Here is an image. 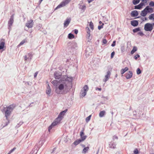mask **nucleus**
Listing matches in <instances>:
<instances>
[{
	"mask_svg": "<svg viewBox=\"0 0 154 154\" xmlns=\"http://www.w3.org/2000/svg\"><path fill=\"white\" fill-rule=\"evenodd\" d=\"M72 77H67L58 87H56L55 91L58 94H65L68 92L72 87Z\"/></svg>",
	"mask_w": 154,
	"mask_h": 154,
	"instance_id": "1",
	"label": "nucleus"
},
{
	"mask_svg": "<svg viewBox=\"0 0 154 154\" xmlns=\"http://www.w3.org/2000/svg\"><path fill=\"white\" fill-rule=\"evenodd\" d=\"M67 111V109H66L60 113L58 117L49 126L48 128V131H50V130L51 129L54 127L56 125L62 120L64 116Z\"/></svg>",
	"mask_w": 154,
	"mask_h": 154,
	"instance_id": "2",
	"label": "nucleus"
},
{
	"mask_svg": "<svg viewBox=\"0 0 154 154\" xmlns=\"http://www.w3.org/2000/svg\"><path fill=\"white\" fill-rule=\"evenodd\" d=\"M15 104H13L7 107L6 110L5 111V116L8 122H6L5 124L3 126V127L7 126L9 123L8 117L10 115L11 112L15 107Z\"/></svg>",
	"mask_w": 154,
	"mask_h": 154,
	"instance_id": "3",
	"label": "nucleus"
},
{
	"mask_svg": "<svg viewBox=\"0 0 154 154\" xmlns=\"http://www.w3.org/2000/svg\"><path fill=\"white\" fill-rule=\"evenodd\" d=\"M89 89L87 85H85L82 88L80 93V96L82 97H85L86 94L87 92Z\"/></svg>",
	"mask_w": 154,
	"mask_h": 154,
	"instance_id": "4",
	"label": "nucleus"
},
{
	"mask_svg": "<svg viewBox=\"0 0 154 154\" xmlns=\"http://www.w3.org/2000/svg\"><path fill=\"white\" fill-rule=\"evenodd\" d=\"M71 0H64L59 4L55 9L56 10L59 8L63 7L67 4Z\"/></svg>",
	"mask_w": 154,
	"mask_h": 154,
	"instance_id": "5",
	"label": "nucleus"
},
{
	"mask_svg": "<svg viewBox=\"0 0 154 154\" xmlns=\"http://www.w3.org/2000/svg\"><path fill=\"white\" fill-rule=\"evenodd\" d=\"M144 29L146 31H151L153 29L152 24L149 23H146L144 25Z\"/></svg>",
	"mask_w": 154,
	"mask_h": 154,
	"instance_id": "6",
	"label": "nucleus"
},
{
	"mask_svg": "<svg viewBox=\"0 0 154 154\" xmlns=\"http://www.w3.org/2000/svg\"><path fill=\"white\" fill-rule=\"evenodd\" d=\"M14 21V15H12L10 17V19L8 23V29L9 30V33L11 30V26L13 23Z\"/></svg>",
	"mask_w": 154,
	"mask_h": 154,
	"instance_id": "7",
	"label": "nucleus"
},
{
	"mask_svg": "<svg viewBox=\"0 0 154 154\" xmlns=\"http://www.w3.org/2000/svg\"><path fill=\"white\" fill-rule=\"evenodd\" d=\"M34 22L33 20L31 19L28 20L27 23H26L25 25L28 28H32Z\"/></svg>",
	"mask_w": 154,
	"mask_h": 154,
	"instance_id": "8",
	"label": "nucleus"
},
{
	"mask_svg": "<svg viewBox=\"0 0 154 154\" xmlns=\"http://www.w3.org/2000/svg\"><path fill=\"white\" fill-rule=\"evenodd\" d=\"M133 73L132 71H130L125 74V77L127 79H129L132 77Z\"/></svg>",
	"mask_w": 154,
	"mask_h": 154,
	"instance_id": "9",
	"label": "nucleus"
},
{
	"mask_svg": "<svg viewBox=\"0 0 154 154\" xmlns=\"http://www.w3.org/2000/svg\"><path fill=\"white\" fill-rule=\"evenodd\" d=\"M111 75V73L109 71L107 72L106 75L105 76V78L103 79V81L105 82L107 81Z\"/></svg>",
	"mask_w": 154,
	"mask_h": 154,
	"instance_id": "10",
	"label": "nucleus"
},
{
	"mask_svg": "<svg viewBox=\"0 0 154 154\" xmlns=\"http://www.w3.org/2000/svg\"><path fill=\"white\" fill-rule=\"evenodd\" d=\"M144 5V2H141L138 5L135 6H134V8L137 9H140Z\"/></svg>",
	"mask_w": 154,
	"mask_h": 154,
	"instance_id": "11",
	"label": "nucleus"
},
{
	"mask_svg": "<svg viewBox=\"0 0 154 154\" xmlns=\"http://www.w3.org/2000/svg\"><path fill=\"white\" fill-rule=\"evenodd\" d=\"M71 19L70 18L66 19V20L65 21L64 23V27H67L70 23Z\"/></svg>",
	"mask_w": 154,
	"mask_h": 154,
	"instance_id": "12",
	"label": "nucleus"
},
{
	"mask_svg": "<svg viewBox=\"0 0 154 154\" xmlns=\"http://www.w3.org/2000/svg\"><path fill=\"white\" fill-rule=\"evenodd\" d=\"M80 136L81 137V139H80L81 140H82V137L83 138L85 139V140L86 139L87 136L86 135H84V130L81 131L80 133Z\"/></svg>",
	"mask_w": 154,
	"mask_h": 154,
	"instance_id": "13",
	"label": "nucleus"
},
{
	"mask_svg": "<svg viewBox=\"0 0 154 154\" xmlns=\"http://www.w3.org/2000/svg\"><path fill=\"white\" fill-rule=\"evenodd\" d=\"M109 147L113 149L116 148V144L113 142H111L109 143Z\"/></svg>",
	"mask_w": 154,
	"mask_h": 154,
	"instance_id": "14",
	"label": "nucleus"
},
{
	"mask_svg": "<svg viewBox=\"0 0 154 154\" xmlns=\"http://www.w3.org/2000/svg\"><path fill=\"white\" fill-rule=\"evenodd\" d=\"M82 140H81L80 139L77 140H76L74 142V143H73V144L75 146H76V145H78L80 143H81V142H82L85 140V139L83 138V137H82Z\"/></svg>",
	"mask_w": 154,
	"mask_h": 154,
	"instance_id": "15",
	"label": "nucleus"
},
{
	"mask_svg": "<svg viewBox=\"0 0 154 154\" xmlns=\"http://www.w3.org/2000/svg\"><path fill=\"white\" fill-rule=\"evenodd\" d=\"M131 24L133 26L136 27L137 26L138 24V22L137 20H133L131 21Z\"/></svg>",
	"mask_w": 154,
	"mask_h": 154,
	"instance_id": "16",
	"label": "nucleus"
},
{
	"mask_svg": "<svg viewBox=\"0 0 154 154\" xmlns=\"http://www.w3.org/2000/svg\"><path fill=\"white\" fill-rule=\"evenodd\" d=\"M54 78L56 79H59L61 77V74L57 72H55L54 73Z\"/></svg>",
	"mask_w": 154,
	"mask_h": 154,
	"instance_id": "17",
	"label": "nucleus"
},
{
	"mask_svg": "<svg viewBox=\"0 0 154 154\" xmlns=\"http://www.w3.org/2000/svg\"><path fill=\"white\" fill-rule=\"evenodd\" d=\"M138 15V11L136 10L132 11L131 13V15L133 17H137Z\"/></svg>",
	"mask_w": 154,
	"mask_h": 154,
	"instance_id": "18",
	"label": "nucleus"
},
{
	"mask_svg": "<svg viewBox=\"0 0 154 154\" xmlns=\"http://www.w3.org/2000/svg\"><path fill=\"white\" fill-rule=\"evenodd\" d=\"M145 9L147 11L148 13H152L153 12V9L152 8H150L149 6H146Z\"/></svg>",
	"mask_w": 154,
	"mask_h": 154,
	"instance_id": "19",
	"label": "nucleus"
},
{
	"mask_svg": "<svg viewBox=\"0 0 154 154\" xmlns=\"http://www.w3.org/2000/svg\"><path fill=\"white\" fill-rule=\"evenodd\" d=\"M147 11H146L145 8L143 10L141 11L140 15L142 16L145 17L147 15Z\"/></svg>",
	"mask_w": 154,
	"mask_h": 154,
	"instance_id": "20",
	"label": "nucleus"
},
{
	"mask_svg": "<svg viewBox=\"0 0 154 154\" xmlns=\"http://www.w3.org/2000/svg\"><path fill=\"white\" fill-rule=\"evenodd\" d=\"M106 112L105 110L101 111L99 114V116L100 117H102L106 114Z\"/></svg>",
	"mask_w": 154,
	"mask_h": 154,
	"instance_id": "21",
	"label": "nucleus"
},
{
	"mask_svg": "<svg viewBox=\"0 0 154 154\" xmlns=\"http://www.w3.org/2000/svg\"><path fill=\"white\" fill-rule=\"evenodd\" d=\"M71 46L73 48H76L77 47V45L76 43L73 42L71 43Z\"/></svg>",
	"mask_w": 154,
	"mask_h": 154,
	"instance_id": "22",
	"label": "nucleus"
},
{
	"mask_svg": "<svg viewBox=\"0 0 154 154\" xmlns=\"http://www.w3.org/2000/svg\"><path fill=\"white\" fill-rule=\"evenodd\" d=\"M128 67H125L124 69H122L121 70V74L122 75L126 71L128 70Z\"/></svg>",
	"mask_w": 154,
	"mask_h": 154,
	"instance_id": "23",
	"label": "nucleus"
},
{
	"mask_svg": "<svg viewBox=\"0 0 154 154\" xmlns=\"http://www.w3.org/2000/svg\"><path fill=\"white\" fill-rule=\"evenodd\" d=\"M5 45V42L4 41L0 42V50L3 49Z\"/></svg>",
	"mask_w": 154,
	"mask_h": 154,
	"instance_id": "24",
	"label": "nucleus"
},
{
	"mask_svg": "<svg viewBox=\"0 0 154 154\" xmlns=\"http://www.w3.org/2000/svg\"><path fill=\"white\" fill-rule=\"evenodd\" d=\"M47 90H46V93L47 94L49 95L50 94L51 91L50 86L49 85H48V86L47 87Z\"/></svg>",
	"mask_w": 154,
	"mask_h": 154,
	"instance_id": "25",
	"label": "nucleus"
},
{
	"mask_svg": "<svg viewBox=\"0 0 154 154\" xmlns=\"http://www.w3.org/2000/svg\"><path fill=\"white\" fill-rule=\"evenodd\" d=\"M137 50V48L136 46H134L131 52V54H133Z\"/></svg>",
	"mask_w": 154,
	"mask_h": 154,
	"instance_id": "26",
	"label": "nucleus"
},
{
	"mask_svg": "<svg viewBox=\"0 0 154 154\" xmlns=\"http://www.w3.org/2000/svg\"><path fill=\"white\" fill-rule=\"evenodd\" d=\"M68 37L69 39H72L74 38V36L72 34L69 33L68 35Z\"/></svg>",
	"mask_w": 154,
	"mask_h": 154,
	"instance_id": "27",
	"label": "nucleus"
},
{
	"mask_svg": "<svg viewBox=\"0 0 154 154\" xmlns=\"http://www.w3.org/2000/svg\"><path fill=\"white\" fill-rule=\"evenodd\" d=\"M140 30V27H138L136 28L133 30V32L134 33H136L138 32H139Z\"/></svg>",
	"mask_w": 154,
	"mask_h": 154,
	"instance_id": "28",
	"label": "nucleus"
},
{
	"mask_svg": "<svg viewBox=\"0 0 154 154\" xmlns=\"http://www.w3.org/2000/svg\"><path fill=\"white\" fill-rule=\"evenodd\" d=\"M28 58H29L30 60L32 59L33 54L32 52H30L28 54Z\"/></svg>",
	"mask_w": 154,
	"mask_h": 154,
	"instance_id": "29",
	"label": "nucleus"
},
{
	"mask_svg": "<svg viewBox=\"0 0 154 154\" xmlns=\"http://www.w3.org/2000/svg\"><path fill=\"white\" fill-rule=\"evenodd\" d=\"M149 18L150 20H154V14H152L150 15L149 17Z\"/></svg>",
	"mask_w": 154,
	"mask_h": 154,
	"instance_id": "30",
	"label": "nucleus"
},
{
	"mask_svg": "<svg viewBox=\"0 0 154 154\" xmlns=\"http://www.w3.org/2000/svg\"><path fill=\"white\" fill-rule=\"evenodd\" d=\"M140 1V0H133L132 2L134 5H136L138 4Z\"/></svg>",
	"mask_w": 154,
	"mask_h": 154,
	"instance_id": "31",
	"label": "nucleus"
},
{
	"mask_svg": "<svg viewBox=\"0 0 154 154\" xmlns=\"http://www.w3.org/2000/svg\"><path fill=\"white\" fill-rule=\"evenodd\" d=\"M89 26L91 29H92V30L94 29L93 23L91 21L90 22V23L89 25Z\"/></svg>",
	"mask_w": 154,
	"mask_h": 154,
	"instance_id": "32",
	"label": "nucleus"
},
{
	"mask_svg": "<svg viewBox=\"0 0 154 154\" xmlns=\"http://www.w3.org/2000/svg\"><path fill=\"white\" fill-rule=\"evenodd\" d=\"M79 8L82 10L84 11L86 9V6L85 5H80Z\"/></svg>",
	"mask_w": 154,
	"mask_h": 154,
	"instance_id": "33",
	"label": "nucleus"
},
{
	"mask_svg": "<svg viewBox=\"0 0 154 154\" xmlns=\"http://www.w3.org/2000/svg\"><path fill=\"white\" fill-rule=\"evenodd\" d=\"M91 116V115H90L86 118V122H88L90 121Z\"/></svg>",
	"mask_w": 154,
	"mask_h": 154,
	"instance_id": "34",
	"label": "nucleus"
},
{
	"mask_svg": "<svg viewBox=\"0 0 154 154\" xmlns=\"http://www.w3.org/2000/svg\"><path fill=\"white\" fill-rule=\"evenodd\" d=\"M141 71L140 69L139 68H138L137 69V74L138 75H139L140 74H141Z\"/></svg>",
	"mask_w": 154,
	"mask_h": 154,
	"instance_id": "35",
	"label": "nucleus"
},
{
	"mask_svg": "<svg viewBox=\"0 0 154 154\" xmlns=\"http://www.w3.org/2000/svg\"><path fill=\"white\" fill-rule=\"evenodd\" d=\"M35 105V104L34 102H32L27 107H26V108H27L28 107H31L32 106H34Z\"/></svg>",
	"mask_w": 154,
	"mask_h": 154,
	"instance_id": "36",
	"label": "nucleus"
},
{
	"mask_svg": "<svg viewBox=\"0 0 154 154\" xmlns=\"http://www.w3.org/2000/svg\"><path fill=\"white\" fill-rule=\"evenodd\" d=\"M23 123V122H20L16 126V127L18 128H19L20 125H21Z\"/></svg>",
	"mask_w": 154,
	"mask_h": 154,
	"instance_id": "37",
	"label": "nucleus"
},
{
	"mask_svg": "<svg viewBox=\"0 0 154 154\" xmlns=\"http://www.w3.org/2000/svg\"><path fill=\"white\" fill-rule=\"evenodd\" d=\"M89 148L88 147H87L84 148L83 149V152H86L88 149Z\"/></svg>",
	"mask_w": 154,
	"mask_h": 154,
	"instance_id": "38",
	"label": "nucleus"
},
{
	"mask_svg": "<svg viewBox=\"0 0 154 154\" xmlns=\"http://www.w3.org/2000/svg\"><path fill=\"white\" fill-rule=\"evenodd\" d=\"M85 29L86 31L87 34L88 33H90V30L89 28L88 27H86Z\"/></svg>",
	"mask_w": 154,
	"mask_h": 154,
	"instance_id": "39",
	"label": "nucleus"
},
{
	"mask_svg": "<svg viewBox=\"0 0 154 154\" xmlns=\"http://www.w3.org/2000/svg\"><path fill=\"white\" fill-rule=\"evenodd\" d=\"M149 5L151 7L154 6V2L153 1H151L149 3Z\"/></svg>",
	"mask_w": 154,
	"mask_h": 154,
	"instance_id": "40",
	"label": "nucleus"
},
{
	"mask_svg": "<svg viewBox=\"0 0 154 154\" xmlns=\"http://www.w3.org/2000/svg\"><path fill=\"white\" fill-rule=\"evenodd\" d=\"M16 148L15 147L13 149H11L7 154H11V153H12L15 149Z\"/></svg>",
	"mask_w": 154,
	"mask_h": 154,
	"instance_id": "41",
	"label": "nucleus"
},
{
	"mask_svg": "<svg viewBox=\"0 0 154 154\" xmlns=\"http://www.w3.org/2000/svg\"><path fill=\"white\" fill-rule=\"evenodd\" d=\"M104 25V24L103 23L102 25L101 26H99L98 27V29L99 30H100L101 29L103 28V25Z\"/></svg>",
	"mask_w": 154,
	"mask_h": 154,
	"instance_id": "42",
	"label": "nucleus"
},
{
	"mask_svg": "<svg viewBox=\"0 0 154 154\" xmlns=\"http://www.w3.org/2000/svg\"><path fill=\"white\" fill-rule=\"evenodd\" d=\"M44 141L43 140H41L39 141V143L40 145H41V146H42V145L44 144Z\"/></svg>",
	"mask_w": 154,
	"mask_h": 154,
	"instance_id": "43",
	"label": "nucleus"
},
{
	"mask_svg": "<svg viewBox=\"0 0 154 154\" xmlns=\"http://www.w3.org/2000/svg\"><path fill=\"white\" fill-rule=\"evenodd\" d=\"M137 34L138 35H140V36H143V35H144V34L143 33L141 32V31H140L139 32H138V33H137Z\"/></svg>",
	"mask_w": 154,
	"mask_h": 154,
	"instance_id": "44",
	"label": "nucleus"
},
{
	"mask_svg": "<svg viewBox=\"0 0 154 154\" xmlns=\"http://www.w3.org/2000/svg\"><path fill=\"white\" fill-rule=\"evenodd\" d=\"M90 35H91L90 33H88L87 34V38L89 40L91 39L90 38Z\"/></svg>",
	"mask_w": 154,
	"mask_h": 154,
	"instance_id": "45",
	"label": "nucleus"
},
{
	"mask_svg": "<svg viewBox=\"0 0 154 154\" xmlns=\"http://www.w3.org/2000/svg\"><path fill=\"white\" fill-rule=\"evenodd\" d=\"M58 82L56 80H54L52 81V83L53 84L56 85V84H57Z\"/></svg>",
	"mask_w": 154,
	"mask_h": 154,
	"instance_id": "46",
	"label": "nucleus"
},
{
	"mask_svg": "<svg viewBox=\"0 0 154 154\" xmlns=\"http://www.w3.org/2000/svg\"><path fill=\"white\" fill-rule=\"evenodd\" d=\"M134 152L135 154H138V151L137 149H135L134 151Z\"/></svg>",
	"mask_w": 154,
	"mask_h": 154,
	"instance_id": "47",
	"label": "nucleus"
},
{
	"mask_svg": "<svg viewBox=\"0 0 154 154\" xmlns=\"http://www.w3.org/2000/svg\"><path fill=\"white\" fill-rule=\"evenodd\" d=\"M115 53L114 51H113L112 52V53H111V58H112L115 55Z\"/></svg>",
	"mask_w": 154,
	"mask_h": 154,
	"instance_id": "48",
	"label": "nucleus"
},
{
	"mask_svg": "<svg viewBox=\"0 0 154 154\" xmlns=\"http://www.w3.org/2000/svg\"><path fill=\"white\" fill-rule=\"evenodd\" d=\"M140 57V55L138 54H137L136 56L134 57V58L135 60H137L138 57Z\"/></svg>",
	"mask_w": 154,
	"mask_h": 154,
	"instance_id": "49",
	"label": "nucleus"
},
{
	"mask_svg": "<svg viewBox=\"0 0 154 154\" xmlns=\"http://www.w3.org/2000/svg\"><path fill=\"white\" fill-rule=\"evenodd\" d=\"M25 42V40H23L20 43L19 45H22Z\"/></svg>",
	"mask_w": 154,
	"mask_h": 154,
	"instance_id": "50",
	"label": "nucleus"
},
{
	"mask_svg": "<svg viewBox=\"0 0 154 154\" xmlns=\"http://www.w3.org/2000/svg\"><path fill=\"white\" fill-rule=\"evenodd\" d=\"M24 57V60L25 61H26L28 59H29V58H28V56L27 55H25Z\"/></svg>",
	"mask_w": 154,
	"mask_h": 154,
	"instance_id": "51",
	"label": "nucleus"
},
{
	"mask_svg": "<svg viewBox=\"0 0 154 154\" xmlns=\"http://www.w3.org/2000/svg\"><path fill=\"white\" fill-rule=\"evenodd\" d=\"M116 41H113V43H112V44L111 45V46L112 47H114L116 45Z\"/></svg>",
	"mask_w": 154,
	"mask_h": 154,
	"instance_id": "52",
	"label": "nucleus"
},
{
	"mask_svg": "<svg viewBox=\"0 0 154 154\" xmlns=\"http://www.w3.org/2000/svg\"><path fill=\"white\" fill-rule=\"evenodd\" d=\"M118 139V137L116 136V135H114L113 136V138H112V139L113 140H114L115 139Z\"/></svg>",
	"mask_w": 154,
	"mask_h": 154,
	"instance_id": "53",
	"label": "nucleus"
},
{
	"mask_svg": "<svg viewBox=\"0 0 154 154\" xmlns=\"http://www.w3.org/2000/svg\"><path fill=\"white\" fill-rule=\"evenodd\" d=\"M107 41L106 39H103V43L104 44H106L107 43Z\"/></svg>",
	"mask_w": 154,
	"mask_h": 154,
	"instance_id": "54",
	"label": "nucleus"
},
{
	"mask_svg": "<svg viewBox=\"0 0 154 154\" xmlns=\"http://www.w3.org/2000/svg\"><path fill=\"white\" fill-rule=\"evenodd\" d=\"M141 19L143 21H144L147 20V19L146 17H145L144 18L143 17H141Z\"/></svg>",
	"mask_w": 154,
	"mask_h": 154,
	"instance_id": "55",
	"label": "nucleus"
},
{
	"mask_svg": "<svg viewBox=\"0 0 154 154\" xmlns=\"http://www.w3.org/2000/svg\"><path fill=\"white\" fill-rule=\"evenodd\" d=\"M78 31L77 29H75L74 30V33L75 34H77L78 33Z\"/></svg>",
	"mask_w": 154,
	"mask_h": 154,
	"instance_id": "56",
	"label": "nucleus"
},
{
	"mask_svg": "<svg viewBox=\"0 0 154 154\" xmlns=\"http://www.w3.org/2000/svg\"><path fill=\"white\" fill-rule=\"evenodd\" d=\"M38 73V72H36L35 73V74H34V77L35 78V77H36V76H37V75Z\"/></svg>",
	"mask_w": 154,
	"mask_h": 154,
	"instance_id": "57",
	"label": "nucleus"
},
{
	"mask_svg": "<svg viewBox=\"0 0 154 154\" xmlns=\"http://www.w3.org/2000/svg\"><path fill=\"white\" fill-rule=\"evenodd\" d=\"M96 90H98L99 91H101V88H99L98 87H96Z\"/></svg>",
	"mask_w": 154,
	"mask_h": 154,
	"instance_id": "58",
	"label": "nucleus"
},
{
	"mask_svg": "<svg viewBox=\"0 0 154 154\" xmlns=\"http://www.w3.org/2000/svg\"><path fill=\"white\" fill-rule=\"evenodd\" d=\"M133 113L134 115H136L137 114L136 111H134L133 112Z\"/></svg>",
	"mask_w": 154,
	"mask_h": 154,
	"instance_id": "59",
	"label": "nucleus"
},
{
	"mask_svg": "<svg viewBox=\"0 0 154 154\" xmlns=\"http://www.w3.org/2000/svg\"><path fill=\"white\" fill-rule=\"evenodd\" d=\"M56 149V148H54L53 149V150H52V153L54 152V151Z\"/></svg>",
	"mask_w": 154,
	"mask_h": 154,
	"instance_id": "60",
	"label": "nucleus"
},
{
	"mask_svg": "<svg viewBox=\"0 0 154 154\" xmlns=\"http://www.w3.org/2000/svg\"><path fill=\"white\" fill-rule=\"evenodd\" d=\"M94 0H88V2L89 3H90L91 2H92V1H94Z\"/></svg>",
	"mask_w": 154,
	"mask_h": 154,
	"instance_id": "61",
	"label": "nucleus"
},
{
	"mask_svg": "<svg viewBox=\"0 0 154 154\" xmlns=\"http://www.w3.org/2000/svg\"><path fill=\"white\" fill-rule=\"evenodd\" d=\"M42 1H43V0H40L39 1V2L40 3H41Z\"/></svg>",
	"mask_w": 154,
	"mask_h": 154,
	"instance_id": "62",
	"label": "nucleus"
},
{
	"mask_svg": "<svg viewBox=\"0 0 154 154\" xmlns=\"http://www.w3.org/2000/svg\"><path fill=\"white\" fill-rule=\"evenodd\" d=\"M99 23L100 24H101V23H102V22H101V21H100L99 22Z\"/></svg>",
	"mask_w": 154,
	"mask_h": 154,
	"instance_id": "63",
	"label": "nucleus"
},
{
	"mask_svg": "<svg viewBox=\"0 0 154 154\" xmlns=\"http://www.w3.org/2000/svg\"><path fill=\"white\" fill-rule=\"evenodd\" d=\"M152 26L153 25L154 26V23H152Z\"/></svg>",
	"mask_w": 154,
	"mask_h": 154,
	"instance_id": "64",
	"label": "nucleus"
}]
</instances>
